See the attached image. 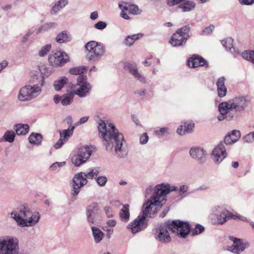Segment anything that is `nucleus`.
<instances>
[{
  "mask_svg": "<svg viewBox=\"0 0 254 254\" xmlns=\"http://www.w3.org/2000/svg\"><path fill=\"white\" fill-rule=\"evenodd\" d=\"M154 190L155 195L161 197L166 196L172 191H177L178 192V188L176 186H171L167 183H162L157 185Z\"/></svg>",
  "mask_w": 254,
  "mask_h": 254,
  "instance_id": "f3484780",
  "label": "nucleus"
},
{
  "mask_svg": "<svg viewBox=\"0 0 254 254\" xmlns=\"http://www.w3.org/2000/svg\"><path fill=\"white\" fill-rule=\"evenodd\" d=\"M107 27L106 22L99 21L94 25V27L98 30H103Z\"/></svg>",
  "mask_w": 254,
  "mask_h": 254,
  "instance_id": "864d4df0",
  "label": "nucleus"
},
{
  "mask_svg": "<svg viewBox=\"0 0 254 254\" xmlns=\"http://www.w3.org/2000/svg\"><path fill=\"white\" fill-rule=\"evenodd\" d=\"M130 4V2L125 1H122L119 3V7L121 10L120 16L121 17L126 20L130 19V17L128 16L126 13L127 11H129Z\"/></svg>",
  "mask_w": 254,
  "mask_h": 254,
  "instance_id": "c85d7f7f",
  "label": "nucleus"
},
{
  "mask_svg": "<svg viewBox=\"0 0 254 254\" xmlns=\"http://www.w3.org/2000/svg\"><path fill=\"white\" fill-rule=\"evenodd\" d=\"M240 137V131L238 130H233L225 136L224 139V143L226 145H231L238 141Z\"/></svg>",
  "mask_w": 254,
  "mask_h": 254,
  "instance_id": "5701e85b",
  "label": "nucleus"
},
{
  "mask_svg": "<svg viewBox=\"0 0 254 254\" xmlns=\"http://www.w3.org/2000/svg\"><path fill=\"white\" fill-rule=\"evenodd\" d=\"M90 17L92 20L97 19L98 17V14L97 11H95L92 12L90 14Z\"/></svg>",
  "mask_w": 254,
  "mask_h": 254,
  "instance_id": "69168bd1",
  "label": "nucleus"
},
{
  "mask_svg": "<svg viewBox=\"0 0 254 254\" xmlns=\"http://www.w3.org/2000/svg\"><path fill=\"white\" fill-rule=\"evenodd\" d=\"M148 226V221L144 216L138 215L132 222L128 224L127 228L130 229L132 234H134L145 229Z\"/></svg>",
  "mask_w": 254,
  "mask_h": 254,
  "instance_id": "4468645a",
  "label": "nucleus"
},
{
  "mask_svg": "<svg viewBox=\"0 0 254 254\" xmlns=\"http://www.w3.org/2000/svg\"><path fill=\"white\" fill-rule=\"evenodd\" d=\"M49 62L53 66L62 65L68 61L67 55L64 52L57 51L50 55L49 57Z\"/></svg>",
  "mask_w": 254,
  "mask_h": 254,
  "instance_id": "dca6fc26",
  "label": "nucleus"
},
{
  "mask_svg": "<svg viewBox=\"0 0 254 254\" xmlns=\"http://www.w3.org/2000/svg\"><path fill=\"white\" fill-rule=\"evenodd\" d=\"M93 147L91 146H84L78 149L77 155L72 158V162L75 166H79L85 163L90 157Z\"/></svg>",
  "mask_w": 254,
  "mask_h": 254,
  "instance_id": "f8f14e48",
  "label": "nucleus"
},
{
  "mask_svg": "<svg viewBox=\"0 0 254 254\" xmlns=\"http://www.w3.org/2000/svg\"><path fill=\"white\" fill-rule=\"evenodd\" d=\"M88 117H83L80 119V120L76 123V125H80L82 124L86 123L88 120Z\"/></svg>",
  "mask_w": 254,
  "mask_h": 254,
  "instance_id": "680f3d73",
  "label": "nucleus"
},
{
  "mask_svg": "<svg viewBox=\"0 0 254 254\" xmlns=\"http://www.w3.org/2000/svg\"><path fill=\"white\" fill-rule=\"evenodd\" d=\"M146 90L145 89H139L137 90L135 92V94L140 97H143L146 94Z\"/></svg>",
  "mask_w": 254,
  "mask_h": 254,
  "instance_id": "052dcab7",
  "label": "nucleus"
},
{
  "mask_svg": "<svg viewBox=\"0 0 254 254\" xmlns=\"http://www.w3.org/2000/svg\"><path fill=\"white\" fill-rule=\"evenodd\" d=\"M190 156L198 163L203 164L206 160V152L200 147H193L190 150Z\"/></svg>",
  "mask_w": 254,
  "mask_h": 254,
  "instance_id": "a211bd4d",
  "label": "nucleus"
},
{
  "mask_svg": "<svg viewBox=\"0 0 254 254\" xmlns=\"http://www.w3.org/2000/svg\"><path fill=\"white\" fill-rule=\"evenodd\" d=\"M107 224L111 227H114L116 225V221L115 220H109L107 222Z\"/></svg>",
  "mask_w": 254,
  "mask_h": 254,
  "instance_id": "774afa93",
  "label": "nucleus"
},
{
  "mask_svg": "<svg viewBox=\"0 0 254 254\" xmlns=\"http://www.w3.org/2000/svg\"><path fill=\"white\" fill-rule=\"evenodd\" d=\"M91 229L95 242L99 243L104 237V233L96 227H92Z\"/></svg>",
  "mask_w": 254,
  "mask_h": 254,
  "instance_id": "f704fd0d",
  "label": "nucleus"
},
{
  "mask_svg": "<svg viewBox=\"0 0 254 254\" xmlns=\"http://www.w3.org/2000/svg\"><path fill=\"white\" fill-rule=\"evenodd\" d=\"M42 136L40 133L33 132L29 135V142L33 145H39L42 141Z\"/></svg>",
  "mask_w": 254,
  "mask_h": 254,
  "instance_id": "473e14b6",
  "label": "nucleus"
},
{
  "mask_svg": "<svg viewBox=\"0 0 254 254\" xmlns=\"http://www.w3.org/2000/svg\"><path fill=\"white\" fill-rule=\"evenodd\" d=\"M42 25L44 28V31H48L49 30L56 28L58 26V23L50 22H47Z\"/></svg>",
  "mask_w": 254,
  "mask_h": 254,
  "instance_id": "79ce46f5",
  "label": "nucleus"
},
{
  "mask_svg": "<svg viewBox=\"0 0 254 254\" xmlns=\"http://www.w3.org/2000/svg\"><path fill=\"white\" fill-rule=\"evenodd\" d=\"M169 210V207L165 208L163 212L160 214V216L162 218L166 216V214L168 212Z\"/></svg>",
  "mask_w": 254,
  "mask_h": 254,
  "instance_id": "338daca9",
  "label": "nucleus"
},
{
  "mask_svg": "<svg viewBox=\"0 0 254 254\" xmlns=\"http://www.w3.org/2000/svg\"><path fill=\"white\" fill-rule=\"evenodd\" d=\"M250 102V97L243 95L236 96L226 102L220 103L218 105L220 115L217 119L220 121L237 119L248 108Z\"/></svg>",
  "mask_w": 254,
  "mask_h": 254,
  "instance_id": "f03ea898",
  "label": "nucleus"
},
{
  "mask_svg": "<svg viewBox=\"0 0 254 254\" xmlns=\"http://www.w3.org/2000/svg\"><path fill=\"white\" fill-rule=\"evenodd\" d=\"M65 163H66V162L65 161L61 162H55V163H53L50 166V169L52 170H56L58 168H60L64 166V165H65Z\"/></svg>",
  "mask_w": 254,
  "mask_h": 254,
  "instance_id": "8fccbe9b",
  "label": "nucleus"
},
{
  "mask_svg": "<svg viewBox=\"0 0 254 254\" xmlns=\"http://www.w3.org/2000/svg\"><path fill=\"white\" fill-rule=\"evenodd\" d=\"M51 49V45L50 44H47L43 47L41 50L39 51V55L40 57H44L47 55L48 52L50 51Z\"/></svg>",
  "mask_w": 254,
  "mask_h": 254,
  "instance_id": "c03bdc74",
  "label": "nucleus"
},
{
  "mask_svg": "<svg viewBox=\"0 0 254 254\" xmlns=\"http://www.w3.org/2000/svg\"><path fill=\"white\" fill-rule=\"evenodd\" d=\"M132 39L135 42L136 40H137L141 38L143 36V34L142 33H138L136 34H133L132 35H130Z\"/></svg>",
  "mask_w": 254,
  "mask_h": 254,
  "instance_id": "e2e57ef3",
  "label": "nucleus"
},
{
  "mask_svg": "<svg viewBox=\"0 0 254 254\" xmlns=\"http://www.w3.org/2000/svg\"><path fill=\"white\" fill-rule=\"evenodd\" d=\"M87 51V59L89 61L95 62L100 60L105 53V48L102 43L95 41L88 42L85 45Z\"/></svg>",
  "mask_w": 254,
  "mask_h": 254,
  "instance_id": "0eeeda50",
  "label": "nucleus"
},
{
  "mask_svg": "<svg viewBox=\"0 0 254 254\" xmlns=\"http://www.w3.org/2000/svg\"><path fill=\"white\" fill-rule=\"evenodd\" d=\"M8 65V62L6 61H3L0 63V72Z\"/></svg>",
  "mask_w": 254,
  "mask_h": 254,
  "instance_id": "0e129e2a",
  "label": "nucleus"
},
{
  "mask_svg": "<svg viewBox=\"0 0 254 254\" xmlns=\"http://www.w3.org/2000/svg\"><path fill=\"white\" fill-rule=\"evenodd\" d=\"M233 40L230 38H227L221 41V44L226 50H229L231 54L239 55L240 53L238 50H236L233 45Z\"/></svg>",
  "mask_w": 254,
  "mask_h": 254,
  "instance_id": "a878e982",
  "label": "nucleus"
},
{
  "mask_svg": "<svg viewBox=\"0 0 254 254\" xmlns=\"http://www.w3.org/2000/svg\"><path fill=\"white\" fill-rule=\"evenodd\" d=\"M214 29V26L213 25H210L208 27L205 28L201 32V35H209L212 33Z\"/></svg>",
  "mask_w": 254,
  "mask_h": 254,
  "instance_id": "09e8293b",
  "label": "nucleus"
},
{
  "mask_svg": "<svg viewBox=\"0 0 254 254\" xmlns=\"http://www.w3.org/2000/svg\"><path fill=\"white\" fill-rule=\"evenodd\" d=\"M241 4L250 5L254 3V0H239Z\"/></svg>",
  "mask_w": 254,
  "mask_h": 254,
  "instance_id": "bf43d9fd",
  "label": "nucleus"
},
{
  "mask_svg": "<svg viewBox=\"0 0 254 254\" xmlns=\"http://www.w3.org/2000/svg\"><path fill=\"white\" fill-rule=\"evenodd\" d=\"M190 30L189 25H186L174 33L172 36L170 42L173 47H178L184 45L190 37L189 32Z\"/></svg>",
  "mask_w": 254,
  "mask_h": 254,
  "instance_id": "9b49d317",
  "label": "nucleus"
},
{
  "mask_svg": "<svg viewBox=\"0 0 254 254\" xmlns=\"http://www.w3.org/2000/svg\"><path fill=\"white\" fill-rule=\"evenodd\" d=\"M139 9L137 5L130 3L129 12L133 15L139 14Z\"/></svg>",
  "mask_w": 254,
  "mask_h": 254,
  "instance_id": "de8ad7c7",
  "label": "nucleus"
},
{
  "mask_svg": "<svg viewBox=\"0 0 254 254\" xmlns=\"http://www.w3.org/2000/svg\"><path fill=\"white\" fill-rule=\"evenodd\" d=\"M188 64L189 66L192 68L199 66L207 67L208 65L207 62L202 57L197 55H194L190 58L188 61Z\"/></svg>",
  "mask_w": 254,
  "mask_h": 254,
  "instance_id": "4be33fe9",
  "label": "nucleus"
},
{
  "mask_svg": "<svg viewBox=\"0 0 254 254\" xmlns=\"http://www.w3.org/2000/svg\"><path fill=\"white\" fill-rule=\"evenodd\" d=\"M99 173V168L97 167L91 168L84 172V176L86 179H96Z\"/></svg>",
  "mask_w": 254,
  "mask_h": 254,
  "instance_id": "72a5a7b5",
  "label": "nucleus"
},
{
  "mask_svg": "<svg viewBox=\"0 0 254 254\" xmlns=\"http://www.w3.org/2000/svg\"><path fill=\"white\" fill-rule=\"evenodd\" d=\"M98 210V204L97 202H92L86 207V215L87 220L89 223H94Z\"/></svg>",
  "mask_w": 254,
  "mask_h": 254,
  "instance_id": "aec40b11",
  "label": "nucleus"
},
{
  "mask_svg": "<svg viewBox=\"0 0 254 254\" xmlns=\"http://www.w3.org/2000/svg\"><path fill=\"white\" fill-rule=\"evenodd\" d=\"M32 82L33 84H26L20 89L17 95L19 101H29L36 98L41 93L44 83L43 77L34 76L32 78Z\"/></svg>",
  "mask_w": 254,
  "mask_h": 254,
  "instance_id": "39448f33",
  "label": "nucleus"
},
{
  "mask_svg": "<svg viewBox=\"0 0 254 254\" xmlns=\"http://www.w3.org/2000/svg\"><path fill=\"white\" fill-rule=\"evenodd\" d=\"M77 85L78 87L76 89L75 94L79 97H85L89 95L92 86L87 81L86 75H82L77 77Z\"/></svg>",
  "mask_w": 254,
  "mask_h": 254,
  "instance_id": "ddd939ff",
  "label": "nucleus"
},
{
  "mask_svg": "<svg viewBox=\"0 0 254 254\" xmlns=\"http://www.w3.org/2000/svg\"><path fill=\"white\" fill-rule=\"evenodd\" d=\"M243 139L245 142L252 143L254 141V131L250 132L246 134L243 137Z\"/></svg>",
  "mask_w": 254,
  "mask_h": 254,
  "instance_id": "a18cd8bd",
  "label": "nucleus"
},
{
  "mask_svg": "<svg viewBox=\"0 0 254 254\" xmlns=\"http://www.w3.org/2000/svg\"><path fill=\"white\" fill-rule=\"evenodd\" d=\"M149 137L147 134V133H144L140 137V142L142 144H146L148 140Z\"/></svg>",
  "mask_w": 254,
  "mask_h": 254,
  "instance_id": "6e6d98bb",
  "label": "nucleus"
},
{
  "mask_svg": "<svg viewBox=\"0 0 254 254\" xmlns=\"http://www.w3.org/2000/svg\"><path fill=\"white\" fill-rule=\"evenodd\" d=\"M242 56L244 59L251 61L254 64V51H246L242 53Z\"/></svg>",
  "mask_w": 254,
  "mask_h": 254,
  "instance_id": "a19ab883",
  "label": "nucleus"
},
{
  "mask_svg": "<svg viewBox=\"0 0 254 254\" xmlns=\"http://www.w3.org/2000/svg\"><path fill=\"white\" fill-rule=\"evenodd\" d=\"M204 230V227L198 224L195 225V229L192 230V234L193 235H196L202 233Z\"/></svg>",
  "mask_w": 254,
  "mask_h": 254,
  "instance_id": "49530a36",
  "label": "nucleus"
},
{
  "mask_svg": "<svg viewBox=\"0 0 254 254\" xmlns=\"http://www.w3.org/2000/svg\"><path fill=\"white\" fill-rule=\"evenodd\" d=\"M15 137V133L13 130L6 131L3 136L4 140L9 143H12L14 141Z\"/></svg>",
  "mask_w": 254,
  "mask_h": 254,
  "instance_id": "ea45409f",
  "label": "nucleus"
},
{
  "mask_svg": "<svg viewBox=\"0 0 254 254\" xmlns=\"http://www.w3.org/2000/svg\"><path fill=\"white\" fill-rule=\"evenodd\" d=\"M99 136L107 151L119 158H125L128 154V147L124 135L112 124H106L101 121L98 127Z\"/></svg>",
  "mask_w": 254,
  "mask_h": 254,
  "instance_id": "f257e3e1",
  "label": "nucleus"
},
{
  "mask_svg": "<svg viewBox=\"0 0 254 254\" xmlns=\"http://www.w3.org/2000/svg\"><path fill=\"white\" fill-rule=\"evenodd\" d=\"M72 37L67 31H63L60 33L56 38V41L58 43H64L69 42L71 40Z\"/></svg>",
  "mask_w": 254,
  "mask_h": 254,
  "instance_id": "cd10ccee",
  "label": "nucleus"
},
{
  "mask_svg": "<svg viewBox=\"0 0 254 254\" xmlns=\"http://www.w3.org/2000/svg\"><path fill=\"white\" fill-rule=\"evenodd\" d=\"M67 78L65 76H63L59 78L58 80L55 81L54 87L56 90H60L67 82Z\"/></svg>",
  "mask_w": 254,
  "mask_h": 254,
  "instance_id": "e433bc0d",
  "label": "nucleus"
},
{
  "mask_svg": "<svg viewBox=\"0 0 254 254\" xmlns=\"http://www.w3.org/2000/svg\"><path fill=\"white\" fill-rule=\"evenodd\" d=\"M229 239L233 242V244L231 246L228 247L227 249L229 251L234 254H240L241 252L245 250V247L244 246V244L240 239L233 236H229Z\"/></svg>",
  "mask_w": 254,
  "mask_h": 254,
  "instance_id": "412c9836",
  "label": "nucleus"
},
{
  "mask_svg": "<svg viewBox=\"0 0 254 254\" xmlns=\"http://www.w3.org/2000/svg\"><path fill=\"white\" fill-rule=\"evenodd\" d=\"M195 6L194 2L190 0H184L178 5V7L182 9L183 12H189L193 10Z\"/></svg>",
  "mask_w": 254,
  "mask_h": 254,
  "instance_id": "7c9ffc66",
  "label": "nucleus"
},
{
  "mask_svg": "<svg viewBox=\"0 0 254 254\" xmlns=\"http://www.w3.org/2000/svg\"><path fill=\"white\" fill-rule=\"evenodd\" d=\"M88 69L87 66H79L71 68L69 69V72L71 74L79 75L84 73Z\"/></svg>",
  "mask_w": 254,
  "mask_h": 254,
  "instance_id": "4c0bfd02",
  "label": "nucleus"
},
{
  "mask_svg": "<svg viewBox=\"0 0 254 254\" xmlns=\"http://www.w3.org/2000/svg\"><path fill=\"white\" fill-rule=\"evenodd\" d=\"M95 180L97 184L100 187L104 186L108 181V179L106 176H97Z\"/></svg>",
  "mask_w": 254,
  "mask_h": 254,
  "instance_id": "37998d69",
  "label": "nucleus"
},
{
  "mask_svg": "<svg viewBox=\"0 0 254 254\" xmlns=\"http://www.w3.org/2000/svg\"><path fill=\"white\" fill-rule=\"evenodd\" d=\"M9 214L20 227L32 226L37 224L40 220L39 213L35 212L32 213L30 208L26 205H21Z\"/></svg>",
  "mask_w": 254,
  "mask_h": 254,
  "instance_id": "20e7f679",
  "label": "nucleus"
},
{
  "mask_svg": "<svg viewBox=\"0 0 254 254\" xmlns=\"http://www.w3.org/2000/svg\"><path fill=\"white\" fill-rule=\"evenodd\" d=\"M169 128L168 127H162L159 130L155 131V133L159 136H163L165 134L168 133Z\"/></svg>",
  "mask_w": 254,
  "mask_h": 254,
  "instance_id": "3c124183",
  "label": "nucleus"
},
{
  "mask_svg": "<svg viewBox=\"0 0 254 254\" xmlns=\"http://www.w3.org/2000/svg\"><path fill=\"white\" fill-rule=\"evenodd\" d=\"M211 212L213 215L217 217L218 224L220 225L224 224L231 219H240V216L234 215L228 211L225 206L222 205H217L213 207L211 209Z\"/></svg>",
  "mask_w": 254,
  "mask_h": 254,
  "instance_id": "6e6552de",
  "label": "nucleus"
},
{
  "mask_svg": "<svg viewBox=\"0 0 254 254\" xmlns=\"http://www.w3.org/2000/svg\"><path fill=\"white\" fill-rule=\"evenodd\" d=\"M104 211L108 217H112L114 213L112 210V208L109 206H106L104 207Z\"/></svg>",
  "mask_w": 254,
  "mask_h": 254,
  "instance_id": "5fc2aeb1",
  "label": "nucleus"
},
{
  "mask_svg": "<svg viewBox=\"0 0 254 254\" xmlns=\"http://www.w3.org/2000/svg\"><path fill=\"white\" fill-rule=\"evenodd\" d=\"M134 42V41L132 39L130 36L129 35L126 37L125 41V44L126 46H130L133 44Z\"/></svg>",
  "mask_w": 254,
  "mask_h": 254,
  "instance_id": "4d7b16f0",
  "label": "nucleus"
},
{
  "mask_svg": "<svg viewBox=\"0 0 254 254\" xmlns=\"http://www.w3.org/2000/svg\"><path fill=\"white\" fill-rule=\"evenodd\" d=\"M227 153L223 142H220L213 150L211 157L216 163H220L225 158Z\"/></svg>",
  "mask_w": 254,
  "mask_h": 254,
  "instance_id": "2eb2a0df",
  "label": "nucleus"
},
{
  "mask_svg": "<svg viewBox=\"0 0 254 254\" xmlns=\"http://www.w3.org/2000/svg\"><path fill=\"white\" fill-rule=\"evenodd\" d=\"M188 187L187 185H183L180 186L178 189V193L179 195L184 196V194L188 190Z\"/></svg>",
  "mask_w": 254,
  "mask_h": 254,
  "instance_id": "603ef678",
  "label": "nucleus"
},
{
  "mask_svg": "<svg viewBox=\"0 0 254 254\" xmlns=\"http://www.w3.org/2000/svg\"><path fill=\"white\" fill-rule=\"evenodd\" d=\"M0 254H23L19 253V240L11 235L0 237Z\"/></svg>",
  "mask_w": 254,
  "mask_h": 254,
  "instance_id": "423d86ee",
  "label": "nucleus"
},
{
  "mask_svg": "<svg viewBox=\"0 0 254 254\" xmlns=\"http://www.w3.org/2000/svg\"><path fill=\"white\" fill-rule=\"evenodd\" d=\"M168 230L176 233L180 237L185 238L190 231L189 223L179 220L168 221L159 224L155 228V238L162 243H168L171 241Z\"/></svg>",
  "mask_w": 254,
  "mask_h": 254,
  "instance_id": "7ed1b4c3",
  "label": "nucleus"
},
{
  "mask_svg": "<svg viewBox=\"0 0 254 254\" xmlns=\"http://www.w3.org/2000/svg\"><path fill=\"white\" fill-rule=\"evenodd\" d=\"M125 69L128 72L141 83H146V80L144 76L138 71L137 65L135 64L127 63L124 66Z\"/></svg>",
  "mask_w": 254,
  "mask_h": 254,
  "instance_id": "6ab92c4d",
  "label": "nucleus"
},
{
  "mask_svg": "<svg viewBox=\"0 0 254 254\" xmlns=\"http://www.w3.org/2000/svg\"><path fill=\"white\" fill-rule=\"evenodd\" d=\"M64 142H65V141H64V140L62 138L60 137V139L55 144L54 147L56 149L60 148L64 144Z\"/></svg>",
  "mask_w": 254,
  "mask_h": 254,
  "instance_id": "13d9d810",
  "label": "nucleus"
},
{
  "mask_svg": "<svg viewBox=\"0 0 254 254\" xmlns=\"http://www.w3.org/2000/svg\"><path fill=\"white\" fill-rule=\"evenodd\" d=\"M194 127V124L190 122H186L184 126H180L177 129V132L180 135H184L186 133L191 132Z\"/></svg>",
  "mask_w": 254,
  "mask_h": 254,
  "instance_id": "bb28decb",
  "label": "nucleus"
},
{
  "mask_svg": "<svg viewBox=\"0 0 254 254\" xmlns=\"http://www.w3.org/2000/svg\"><path fill=\"white\" fill-rule=\"evenodd\" d=\"M84 172H80L76 174L72 179L71 183V198L72 201L77 199V195L80 191L81 189L85 185L88 181L84 176Z\"/></svg>",
  "mask_w": 254,
  "mask_h": 254,
  "instance_id": "1a4fd4ad",
  "label": "nucleus"
},
{
  "mask_svg": "<svg viewBox=\"0 0 254 254\" xmlns=\"http://www.w3.org/2000/svg\"><path fill=\"white\" fill-rule=\"evenodd\" d=\"M74 128L75 127L74 126H72L70 129L68 128L67 129L60 131V137L64 140V141H67L69 137L73 134Z\"/></svg>",
  "mask_w": 254,
  "mask_h": 254,
  "instance_id": "c9c22d12",
  "label": "nucleus"
},
{
  "mask_svg": "<svg viewBox=\"0 0 254 254\" xmlns=\"http://www.w3.org/2000/svg\"><path fill=\"white\" fill-rule=\"evenodd\" d=\"M129 205L124 204L120 212V216L122 221L127 222L129 219Z\"/></svg>",
  "mask_w": 254,
  "mask_h": 254,
  "instance_id": "2f4dec72",
  "label": "nucleus"
},
{
  "mask_svg": "<svg viewBox=\"0 0 254 254\" xmlns=\"http://www.w3.org/2000/svg\"><path fill=\"white\" fill-rule=\"evenodd\" d=\"M73 94L71 93H67L62 96L61 103L64 106L69 105L72 101Z\"/></svg>",
  "mask_w": 254,
  "mask_h": 254,
  "instance_id": "58836bf2",
  "label": "nucleus"
},
{
  "mask_svg": "<svg viewBox=\"0 0 254 254\" xmlns=\"http://www.w3.org/2000/svg\"><path fill=\"white\" fill-rule=\"evenodd\" d=\"M13 129L18 135H23L28 132L29 127L27 124H16L13 126Z\"/></svg>",
  "mask_w": 254,
  "mask_h": 254,
  "instance_id": "c756f323",
  "label": "nucleus"
},
{
  "mask_svg": "<svg viewBox=\"0 0 254 254\" xmlns=\"http://www.w3.org/2000/svg\"><path fill=\"white\" fill-rule=\"evenodd\" d=\"M225 78L224 76L219 78L216 82L218 95L220 98L225 97L227 92V89L225 85Z\"/></svg>",
  "mask_w": 254,
  "mask_h": 254,
  "instance_id": "b1692460",
  "label": "nucleus"
},
{
  "mask_svg": "<svg viewBox=\"0 0 254 254\" xmlns=\"http://www.w3.org/2000/svg\"><path fill=\"white\" fill-rule=\"evenodd\" d=\"M160 198V197L159 196L155 195V191H154L151 198L148 199L143 204L142 209L143 214L141 215L144 216L146 218L148 216L149 217H153L154 215L157 213V211L155 209L154 211V213L152 214L150 212L152 210V207L154 206L161 207L166 201L165 199L164 198L161 201H159Z\"/></svg>",
  "mask_w": 254,
  "mask_h": 254,
  "instance_id": "9d476101",
  "label": "nucleus"
},
{
  "mask_svg": "<svg viewBox=\"0 0 254 254\" xmlns=\"http://www.w3.org/2000/svg\"><path fill=\"white\" fill-rule=\"evenodd\" d=\"M68 3V0H59L52 6L50 13L52 15H57L62 9Z\"/></svg>",
  "mask_w": 254,
  "mask_h": 254,
  "instance_id": "393cba45",
  "label": "nucleus"
}]
</instances>
